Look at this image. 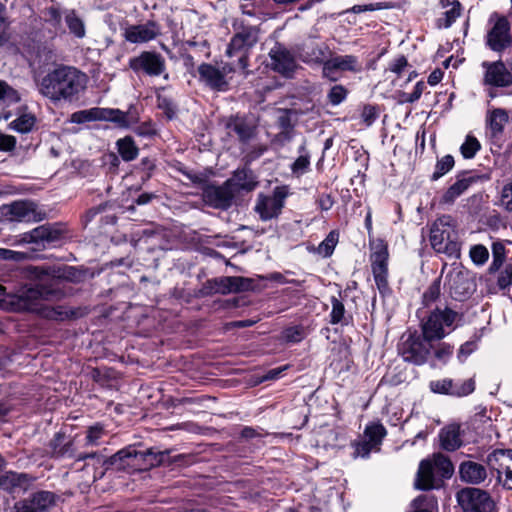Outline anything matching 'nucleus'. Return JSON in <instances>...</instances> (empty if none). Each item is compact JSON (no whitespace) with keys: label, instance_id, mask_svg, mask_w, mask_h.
<instances>
[{"label":"nucleus","instance_id":"1","mask_svg":"<svg viewBox=\"0 0 512 512\" xmlns=\"http://www.w3.org/2000/svg\"><path fill=\"white\" fill-rule=\"evenodd\" d=\"M6 288L0 285V308L8 311H29L44 318L55 321L76 319L83 316L81 309L66 306L49 307L43 301H58L65 296L63 281L60 275L41 277L33 286H24L16 293H5Z\"/></svg>","mask_w":512,"mask_h":512},{"label":"nucleus","instance_id":"2","mask_svg":"<svg viewBox=\"0 0 512 512\" xmlns=\"http://www.w3.org/2000/svg\"><path fill=\"white\" fill-rule=\"evenodd\" d=\"M38 93L54 105L78 101L87 86V76L72 66L60 65L35 79Z\"/></svg>","mask_w":512,"mask_h":512},{"label":"nucleus","instance_id":"3","mask_svg":"<svg viewBox=\"0 0 512 512\" xmlns=\"http://www.w3.org/2000/svg\"><path fill=\"white\" fill-rule=\"evenodd\" d=\"M167 452H155L153 449L138 451L128 446L104 461L106 469L114 467L117 470L143 471L163 463Z\"/></svg>","mask_w":512,"mask_h":512},{"label":"nucleus","instance_id":"4","mask_svg":"<svg viewBox=\"0 0 512 512\" xmlns=\"http://www.w3.org/2000/svg\"><path fill=\"white\" fill-rule=\"evenodd\" d=\"M430 243L438 253L449 256L459 254L460 245L457 238L456 224L451 216L443 215L433 223L430 230Z\"/></svg>","mask_w":512,"mask_h":512},{"label":"nucleus","instance_id":"5","mask_svg":"<svg viewBox=\"0 0 512 512\" xmlns=\"http://www.w3.org/2000/svg\"><path fill=\"white\" fill-rule=\"evenodd\" d=\"M461 315L449 307L436 308L421 325L422 334L428 340H441L457 327Z\"/></svg>","mask_w":512,"mask_h":512},{"label":"nucleus","instance_id":"6","mask_svg":"<svg viewBox=\"0 0 512 512\" xmlns=\"http://www.w3.org/2000/svg\"><path fill=\"white\" fill-rule=\"evenodd\" d=\"M235 29L236 33L230 40L226 55L229 58H236L237 67L245 70L248 67L250 50L258 42V29L255 26H241Z\"/></svg>","mask_w":512,"mask_h":512},{"label":"nucleus","instance_id":"7","mask_svg":"<svg viewBox=\"0 0 512 512\" xmlns=\"http://www.w3.org/2000/svg\"><path fill=\"white\" fill-rule=\"evenodd\" d=\"M456 500L462 512H497V505L491 494L481 488L465 487L456 493Z\"/></svg>","mask_w":512,"mask_h":512},{"label":"nucleus","instance_id":"8","mask_svg":"<svg viewBox=\"0 0 512 512\" xmlns=\"http://www.w3.org/2000/svg\"><path fill=\"white\" fill-rule=\"evenodd\" d=\"M431 341L417 333L404 334L398 346L399 354L406 362L423 365L430 355Z\"/></svg>","mask_w":512,"mask_h":512},{"label":"nucleus","instance_id":"9","mask_svg":"<svg viewBox=\"0 0 512 512\" xmlns=\"http://www.w3.org/2000/svg\"><path fill=\"white\" fill-rule=\"evenodd\" d=\"M489 22L492 26L487 31L485 43L492 51L502 53L512 45L510 22L498 14H493Z\"/></svg>","mask_w":512,"mask_h":512},{"label":"nucleus","instance_id":"10","mask_svg":"<svg viewBox=\"0 0 512 512\" xmlns=\"http://www.w3.org/2000/svg\"><path fill=\"white\" fill-rule=\"evenodd\" d=\"M253 287V280L240 276H223L208 280L201 290L205 296L213 294L227 295L248 291Z\"/></svg>","mask_w":512,"mask_h":512},{"label":"nucleus","instance_id":"11","mask_svg":"<svg viewBox=\"0 0 512 512\" xmlns=\"http://www.w3.org/2000/svg\"><path fill=\"white\" fill-rule=\"evenodd\" d=\"M486 463L496 472L497 483L512 490V449H495L487 455Z\"/></svg>","mask_w":512,"mask_h":512},{"label":"nucleus","instance_id":"12","mask_svg":"<svg viewBox=\"0 0 512 512\" xmlns=\"http://www.w3.org/2000/svg\"><path fill=\"white\" fill-rule=\"evenodd\" d=\"M371 266L376 285L380 292L388 287V248L383 240H376L371 244Z\"/></svg>","mask_w":512,"mask_h":512},{"label":"nucleus","instance_id":"13","mask_svg":"<svg viewBox=\"0 0 512 512\" xmlns=\"http://www.w3.org/2000/svg\"><path fill=\"white\" fill-rule=\"evenodd\" d=\"M235 69L236 67L232 63L225 64L221 69L212 64L202 63L197 70L202 83L212 90L224 92L229 88L226 75L234 72Z\"/></svg>","mask_w":512,"mask_h":512},{"label":"nucleus","instance_id":"14","mask_svg":"<svg viewBox=\"0 0 512 512\" xmlns=\"http://www.w3.org/2000/svg\"><path fill=\"white\" fill-rule=\"evenodd\" d=\"M387 431L381 423H372L365 427L359 441L353 443L355 457H368L372 451H378Z\"/></svg>","mask_w":512,"mask_h":512},{"label":"nucleus","instance_id":"15","mask_svg":"<svg viewBox=\"0 0 512 512\" xmlns=\"http://www.w3.org/2000/svg\"><path fill=\"white\" fill-rule=\"evenodd\" d=\"M445 285L452 298L462 301L474 291V283L467 272L456 267L446 274Z\"/></svg>","mask_w":512,"mask_h":512},{"label":"nucleus","instance_id":"16","mask_svg":"<svg viewBox=\"0 0 512 512\" xmlns=\"http://www.w3.org/2000/svg\"><path fill=\"white\" fill-rule=\"evenodd\" d=\"M129 67L135 73L143 71L149 76H159L165 70V60L156 52L143 51L129 60Z\"/></svg>","mask_w":512,"mask_h":512},{"label":"nucleus","instance_id":"17","mask_svg":"<svg viewBox=\"0 0 512 512\" xmlns=\"http://www.w3.org/2000/svg\"><path fill=\"white\" fill-rule=\"evenodd\" d=\"M286 194L277 187L271 196L260 194L254 210L259 214L261 220L268 221L276 218L284 206Z\"/></svg>","mask_w":512,"mask_h":512},{"label":"nucleus","instance_id":"18","mask_svg":"<svg viewBox=\"0 0 512 512\" xmlns=\"http://www.w3.org/2000/svg\"><path fill=\"white\" fill-rule=\"evenodd\" d=\"M232 183L226 181L220 186L207 185L203 189L202 197L206 204L217 209H227L231 206L234 198Z\"/></svg>","mask_w":512,"mask_h":512},{"label":"nucleus","instance_id":"19","mask_svg":"<svg viewBox=\"0 0 512 512\" xmlns=\"http://www.w3.org/2000/svg\"><path fill=\"white\" fill-rule=\"evenodd\" d=\"M362 65L358 60V57L354 55H337L331 56V59L325 63L322 69V75L331 81H336L337 78L333 76L335 71L341 72H360Z\"/></svg>","mask_w":512,"mask_h":512},{"label":"nucleus","instance_id":"20","mask_svg":"<svg viewBox=\"0 0 512 512\" xmlns=\"http://www.w3.org/2000/svg\"><path fill=\"white\" fill-rule=\"evenodd\" d=\"M55 504V494L50 491H37L29 498L17 502L15 512H46Z\"/></svg>","mask_w":512,"mask_h":512},{"label":"nucleus","instance_id":"21","mask_svg":"<svg viewBox=\"0 0 512 512\" xmlns=\"http://www.w3.org/2000/svg\"><path fill=\"white\" fill-rule=\"evenodd\" d=\"M270 67L275 72L291 77L297 68L296 60L292 53L281 45H277L269 52Z\"/></svg>","mask_w":512,"mask_h":512},{"label":"nucleus","instance_id":"22","mask_svg":"<svg viewBox=\"0 0 512 512\" xmlns=\"http://www.w3.org/2000/svg\"><path fill=\"white\" fill-rule=\"evenodd\" d=\"M483 82L491 87H508L512 84V73L502 61L483 62Z\"/></svg>","mask_w":512,"mask_h":512},{"label":"nucleus","instance_id":"23","mask_svg":"<svg viewBox=\"0 0 512 512\" xmlns=\"http://www.w3.org/2000/svg\"><path fill=\"white\" fill-rule=\"evenodd\" d=\"M429 387L434 393L462 397L471 394L475 390V382L473 379H467L461 385H457L454 384L452 379L445 378L431 381Z\"/></svg>","mask_w":512,"mask_h":512},{"label":"nucleus","instance_id":"24","mask_svg":"<svg viewBox=\"0 0 512 512\" xmlns=\"http://www.w3.org/2000/svg\"><path fill=\"white\" fill-rule=\"evenodd\" d=\"M159 35L158 25L154 21L130 25L124 29L123 36L127 42L140 44L155 39Z\"/></svg>","mask_w":512,"mask_h":512},{"label":"nucleus","instance_id":"25","mask_svg":"<svg viewBox=\"0 0 512 512\" xmlns=\"http://www.w3.org/2000/svg\"><path fill=\"white\" fill-rule=\"evenodd\" d=\"M299 55L303 62L322 65L323 68L325 63L331 59L333 53L325 43H309L302 46Z\"/></svg>","mask_w":512,"mask_h":512},{"label":"nucleus","instance_id":"26","mask_svg":"<svg viewBox=\"0 0 512 512\" xmlns=\"http://www.w3.org/2000/svg\"><path fill=\"white\" fill-rule=\"evenodd\" d=\"M487 468L475 461H463L459 465V477L462 482L470 485H480L487 478Z\"/></svg>","mask_w":512,"mask_h":512},{"label":"nucleus","instance_id":"27","mask_svg":"<svg viewBox=\"0 0 512 512\" xmlns=\"http://www.w3.org/2000/svg\"><path fill=\"white\" fill-rule=\"evenodd\" d=\"M509 121L508 113L503 108H492L487 111L485 123L489 135L498 139L502 136L504 128Z\"/></svg>","mask_w":512,"mask_h":512},{"label":"nucleus","instance_id":"28","mask_svg":"<svg viewBox=\"0 0 512 512\" xmlns=\"http://www.w3.org/2000/svg\"><path fill=\"white\" fill-rule=\"evenodd\" d=\"M61 232L51 226L42 225L33 229L26 234L24 241L27 243H37L44 245L45 243H53L60 239Z\"/></svg>","mask_w":512,"mask_h":512},{"label":"nucleus","instance_id":"29","mask_svg":"<svg viewBox=\"0 0 512 512\" xmlns=\"http://www.w3.org/2000/svg\"><path fill=\"white\" fill-rule=\"evenodd\" d=\"M10 220L29 222L35 219V205L29 201H16L7 207Z\"/></svg>","mask_w":512,"mask_h":512},{"label":"nucleus","instance_id":"30","mask_svg":"<svg viewBox=\"0 0 512 512\" xmlns=\"http://www.w3.org/2000/svg\"><path fill=\"white\" fill-rule=\"evenodd\" d=\"M50 453L55 458L73 457V440L62 432H57L49 442Z\"/></svg>","mask_w":512,"mask_h":512},{"label":"nucleus","instance_id":"31","mask_svg":"<svg viewBox=\"0 0 512 512\" xmlns=\"http://www.w3.org/2000/svg\"><path fill=\"white\" fill-rule=\"evenodd\" d=\"M441 447L446 451H455L462 445L460 425L450 424L441 429L440 434Z\"/></svg>","mask_w":512,"mask_h":512},{"label":"nucleus","instance_id":"32","mask_svg":"<svg viewBox=\"0 0 512 512\" xmlns=\"http://www.w3.org/2000/svg\"><path fill=\"white\" fill-rule=\"evenodd\" d=\"M436 472L430 460H422L417 472L415 487L420 490H429L435 487Z\"/></svg>","mask_w":512,"mask_h":512},{"label":"nucleus","instance_id":"33","mask_svg":"<svg viewBox=\"0 0 512 512\" xmlns=\"http://www.w3.org/2000/svg\"><path fill=\"white\" fill-rule=\"evenodd\" d=\"M475 181L474 177L457 176V180L452 184L441 197L440 203L453 204Z\"/></svg>","mask_w":512,"mask_h":512},{"label":"nucleus","instance_id":"34","mask_svg":"<svg viewBox=\"0 0 512 512\" xmlns=\"http://www.w3.org/2000/svg\"><path fill=\"white\" fill-rule=\"evenodd\" d=\"M226 127L234 132L241 142H247L255 135V126L241 117H231Z\"/></svg>","mask_w":512,"mask_h":512},{"label":"nucleus","instance_id":"35","mask_svg":"<svg viewBox=\"0 0 512 512\" xmlns=\"http://www.w3.org/2000/svg\"><path fill=\"white\" fill-rule=\"evenodd\" d=\"M27 485V474L10 471L0 476V488L5 491L14 492L17 488L25 490Z\"/></svg>","mask_w":512,"mask_h":512},{"label":"nucleus","instance_id":"36","mask_svg":"<svg viewBox=\"0 0 512 512\" xmlns=\"http://www.w3.org/2000/svg\"><path fill=\"white\" fill-rule=\"evenodd\" d=\"M42 15L44 22L51 27L53 36H55L58 32H64L62 28V18L64 16V13L61 12L59 7H46L43 10Z\"/></svg>","mask_w":512,"mask_h":512},{"label":"nucleus","instance_id":"37","mask_svg":"<svg viewBox=\"0 0 512 512\" xmlns=\"http://www.w3.org/2000/svg\"><path fill=\"white\" fill-rule=\"evenodd\" d=\"M64 19L70 33L80 39L85 37V24L75 10H65Z\"/></svg>","mask_w":512,"mask_h":512},{"label":"nucleus","instance_id":"38","mask_svg":"<svg viewBox=\"0 0 512 512\" xmlns=\"http://www.w3.org/2000/svg\"><path fill=\"white\" fill-rule=\"evenodd\" d=\"M451 5V8L444 13V18L438 19V26L449 28L458 17L461 15V4L458 1L450 2L449 0H440V6L447 8Z\"/></svg>","mask_w":512,"mask_h":512},{"label":"nucleus","instance_id":"39","mask_svg":"<svg viewBox=\"0 0 512 512\" xmlns=\"http://www.w3.org/2000/svg\"><path fill=\"white\" fill-rule=\"evenodd\" d=\"M85 111L89 122L97 120L120 121L124 119L123 113H121L119 110L91 108Z\"/></svg>","mask_w":512,"mask_h":512},{"label":"nucleus","instance_id":"40","mask_svg":"<svg viewBox=\"0 0 512 512\" xmlns=\"http://www.w3.org/2000/svg\"><path fill=\"white\" fill-rule=\"evenodd\" d=\"M433 468L440 478H450L454 472V467L450 459L443 454H434L433 459L430 460Z\"/></svg>","mask_w":512,"mask_h":512},{"label":"nucleus","instance_id":"41","mask_svg":"<svg viewBox=\"0 0 512 512\" xmlns=\"http://www.w3.org/2000/svg\"><path fill=\"white\" fill-rule=\"evenodd\" d=\"M118 152L122 159L126 162L132 161L137 158L139 149L134 140L127 136L117 141Z\"/></svg>","mask_w":512,"mask_h":512},{"label":"nucleus","instance_id":"42","mask_svg":"<svg viewBox=\"0 0 512 512\" xmlns=\"http://www.w3.org/2000/svg\"><path fill=\"white\" fill-rule=\"evenodd\" d=\"M36 123V117L32 113H21L15 120H13L9 127L19 133H29Z\"/></svg>","mask_w":512,"mask_h":512},{"label":"nucleus","instance_id":"43","mask_svg":"<svg viewBox=\"0 0 512 512\" xmlns=\"http://www.w3.org/2000/svg\"><path fill=\"white\" fill-rule=\"evenodd\" d=\"M338 240L339 233L336 230L330 231L326 238L319 244L318 253L323 257L331 256L338 243Z\"/></svg>","mask_w":512,"mask_h":512},{"label":"nucleus","instance_id":"44","mask_svg":"<svg viewBox=\"0 0 512 512\" xmlns=\"http://www.w3.org/2000/svg\"><path fill=\"white\" fill-rule=\"evenodd\" d=\"M454 158L452 155H445L439 159L435 165V170L431 176L432 180H438L454 167Z\"/></svg>","mask_w":512,"mask_h":512},{"label":"nucleus","instance_id":"45","mask_svg":"<svg viewBox=\"0 0 512 512\" xmlns=\"http://www.w3.org/2000/svg\"><path fill=\"white\" fill-rule=\"evenodd\" d=\"M437 502L433 496L420 495L412 502L414 512H433Z\"/></svg>","mask_w":512,"mask_h":512},{"label":"nucleus","instance_id":"46","mask_svg":"<svg viewBox=\"0 0 512 512\" xmlns=\"http://www.w3.org/2000/svg\"><path fill=\"white\" fill-rule=\"evenodd\" d=\"M481 145L476 137L467 135L464 143L460 147V152L465 159L473 158L480 150Z\"/></svg>","mask_w":512,"mask_h":512},{"label":"nucleus","instance_id":"47","mask_svg":"<svg viewBox=\"0 0 512 512\" xmlns=\"http://www.w3.org/2000/svg\"><path fill=\"white\" fill-rule=\"evenodd\" d=\"M20 96L16 90L8 86L5 82L0 81V105H10L17 103Z\"/></svg>","mask_w":512,"mask_h":512},{"label":"nucleus","instance_id":"48","mask_svg":"<svg viewBox=\"0 0 512 512\" xmlns=\"http://www.w3.org/2000/svg\"><path fill=\"white\" fill-rule=\"evenodd\" d=\"M441 293V277L436 278L423 294V303L428 306L436 301Z\"/></svg>","mask_w":512,"mask_h":512},{"label":"nucleus","instance_id":"49","mask_svg":"<svg viewBox=\"0 0 512 512\" xmlns=\"http://www.w3.org/2000/svg\"><path fill=\"white\" fill-rule=\"evenodd\" d=\"M332 311L330 313L331 324L343 323L345 321L344 304L336 297L331 298Z\"/></svg>","mask_w":512,"mask_h":512},{"label":"nucleus","instance_id":"50","mask_svg":"<svg viewBox=\"0 0 512 512\" xmlns=\"http://www.w3.org/2000/svg\"><path fill=\"white\" fill-rule=\"evenodd\" d=\"M348 94L347 89L342 85H334L327 94L329 103L333 106L339 105L345 100Z\"/></svg>","mask_w":512,"mask_h":512},{"label":"nucleus","instance_id":"51","mask_svg":"<svg viewBox=\"0 0 512 512\" xmlns=\"http://www.w3.org/2000/svg\"><path fill=\"white\" fill-rule=\"evenodd\" d=\"M453 354V346L447 343H440L434 350V357L442 364H446Z\"/></svg>","mask_w":512,"mask_h":512},{"label":"nucleus","instance_id":"52","mask_svg":"<svg viewBox=\"0 0 512 512\" xmlns=\"http://www.w3.org/2000/svg\"><path fill=\"white\" fill-rule=\"evenodd\" d=\"M310 166L309 154H301L291 165V171L296 175H302L308 171Z\"/></svg>","mask_w":512,"mask_h":512},{"label":"nucleus","instance_id":"53","mask_svg":"<svg viewBox=\"0 0 512 512\" xmlns=\"http://www.w3.org/2000/svg\"><path fill=\"white\" fill-rule=\"evenodd\" d=\"M470 257L475 264L482 265L487 261L489 252L485 246L475 245L470 249Z\"/></svg>","mask_w":512,"mask_h":512},{"label":"nucleus","instance_id":"54","mask_svg":"<svg viewBox=\"0 0 512 512\" xmlns=\"http://www.w3.org/2000/svg\"><path fill=\"white\" fill-rule=\"evenodd\" d=\"M305 337V331L302 326H293L284 330L283 338L287 342L297 343Z\"/></svg>","mask_w":512,"mask_h":512},{"label":"nucleus","instance_id":"55","mask_svg":"<svg viewBox=\"0 0 512 512\" xmlns=\"http://www.w3.org/2000/svg\"><path fill=\"white\" fill-rule=\"evenodd\" d=\"M29 257L26 252L14 251L10 249L0 248V260H8L13 262H20Z\"/></svg>","mask_w":512,"mask_h":512},{"label":"nucleus","instance_id":"56","mask_svg":"<svg viewBox=\"0 0 512 512\" xmlns=\"http://www.w3.org/2000/svg\"><path fill=\"white\" fill-rule=\"evenodd\" d=\"M105 434L104 428L100 425L92 426L88 429L87 435H86V443L88 445H98L99 440L102 438V436Z\"/></svg>","mask_w":512,"mask_h":512},{"label":"nucleus","instance_id":"57","mask_svg":"<svg viewBox=\"0 0 512 512\" xmlns=\"http://www.w3.org/2000/svg\"><path fill=\"white\" fill-rule=\"evenodd\" d=\"M500 205L508 212H512V181L503 186Z\"/></svg>","mask_w":512,"mask_h":512},{"label":"nucleus","instance_id":"58","mask_svg":"<svg viewBox=\"0 0 512 512\" xmlns=\"http://www.w3.org/2000/svg\"><path fill=\"white\" fill-rule=\"evenodd\" d=\"M493 263L492 268L498 269L505 259V247L501 243H494L492 247Z\"/></svg>","mask_w":512,"mask_h":512},{"label":"nucleus","instance_id":"59","mask_svg":"<svg viewBox=\"0 0 512 512\" xmlns=\"http://www.w3.org/2000/svg\"><path fill=\"white\" fill-rule=\"evenodd\" d=\"M477 349V341L470 340L462 344L458 351V359L463 362L466 358Z\"/></svg>","mask_w":512,"mask_h":512},{"label":"nucleus","instance_id":"60","mask_svg":"<svg viewBox=\"0 0 512 512\" xmlns=\"http://www.w3.org/2000/svg\"><path fill=\"white\" fill-rule=\"evenodd\" d=\"M425 87H426L425 83L423 81H419L415 85L414 90H413L412 93H410V94L403 93V100L402 101L403 102H407V103H413V102L417 101L421 97Z\"/></svg>","mask_w":512,"mask_h":512},{"label":"nucleus","instance_id":"61","mask_svg":"<svg viewBox=\"0 0 512 512\" xmlns=\"http://www.w3.org/2000/svg\"><path fill=\"white\" fill-rule=\"evenodd\" d=\"M377 117H378V113L374 106H371V105L364 106L362 113H361V118H362V121L367 126L372 125L373 122L377 119Z\"/></svg>","mask_w":512,"mask_h":512},{"label":"nucleus","instance_id":"62","mask_svg":"<svg viewBox=\"0 0 512 512\" xmlns=\"http://www.w3.org/2000/svg\"><path fill=\"white\" fill-rule=\"evenodd\" d=\"M498 285L501 289L512 285V264L507 265L500 273L498 277Z\"/></svg>","mask_w":512,"mask_h":512},{"label":"nucleus","instance_id":"63","mask_svg":"<svg viewBox=\"0 0 512 512\" xmlns=\"http://www.w3.org/2000/svg\"><path fill=\"white\" fill-rule=\"evenodd\" d=\"M408 66V61L405 56L401 55L394 59L389 64V70L397 75H400Z\"/></svg>","mask_w":512,"mask_h":512},{"label":"nucleus","instance_id":"64","mask_svg":"<svg viewBox=\"0 0 512 512\" xmlns=\"http://www.w3.org/2000/svg\"><path fill=\"white\" fill-rule=\"evenodd\" d=\"M16 138L12 135L0 134V151H11L15 148Z\"/></svg>","mask_w":512,"mask_h":512}]
</instances>
